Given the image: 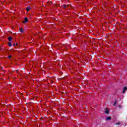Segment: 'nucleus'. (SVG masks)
Masks as SVG:
<instances>
[{
    "instance_id": "f257e3e1",
    "label": "nucleus",
    "mask_w": 127,
    "mask_h": 127,
    "mask_svg": "<svg viewBox=\"0 0 127 127\" xmlns=\"http://www.w3.org/2000/svg\"><path fill=\"white\" fill-rule=\"evenodd\" d=\"M109 112H110V109L108 108L105 109V114H107L108 115L109 114Z\"/></svg>"
},
{
    "instance_id": "f03ea898",
    "label": "nucleus",
    "mask_w": 127,
    "mask_h": 127,
    "mask_svg": "<svg viewBox=\"0 0 127 127\" xmlns=\"http://www.w3.org/2000/svg\"><path fill=\"white\" fill-rule=\"evenodd\" d=\"M27 21H28V19H27V18H25L24 21H23L22 22L23 23H25V22H27Z\"/></svg>"
},
{
    "instance_id": "7ed1b4c3",
    "label": "nucleus",
    "mask_w": 127,
    "mask_h": 127,
    "mask_svg": "<svg viewBox=\"0 0 127 127\" xmlns=\"http://www.w3.org/2000/svg\"><path fill=\"white\" fill-rule=\"evenodd\" d=\"M26 10H27V11H29V10H30V7L29 6L27 7V8H26Z\"/></svg>"
},
{
    "instance_id": "20e7f679",
    "label": "nucleus",
    "mask_w": 127,
    "mask_h": 127,
    "mask_svg": "<svg viewBox=\"0 0 127 127\" xmlns=\"http://www.w3.org/2000/svg\"><path fill=\"white\" fill-rule=\"evenodd\" d=\"M127 87H125L124 88L123 93H125V92H126V91H127Z\"/></svg>"
},
{
    "instance_id": "39448f33",
    "label": "nucleus",
    "mask_w": 127,
    "mask_h": 127,
    "mask_svg": "<svg viewBox=\"0 0 127 127\" xmlns=\"http://www.w3.org/2000/svg\"><path fill=\"white\" fill-rule=\"evenodd\" d=\"M12 39V38L11 37H9L8 38V40L9 41H11Z\"/></svg>"
},
{
    "instance_id": "423d86ee",
    "label": "nucleus",
    "mask_w": 127,
    "mask_h": 127,
    "mask_svg": "<svg viewBox=\"0 0 127 127\" xmlns=\"http://www.w3.org/2000/svg\"><path fill=\"white\" fill-rule=\"evenodd\" d=\"M106 120L107 121H108V120H111V117H108L106 118Z\"/></svg>"
},
{
    "instance_id": "0eeeda50",
    "label": "nucleus",
    "mask_w": 127,
    "mask_h": 127,
    "mask_svg": "<svg viewBox=\"0 0 127 127\" xmlns=\"http://www.w3.org/2000/svg\"><path fill=\"white\" fill-rule=\"evenodd\" d=\"M19 29H20V31L21 32H23V30L22 29V28H19Z\"/></svg>"
},
{
    "instance_id": "6e6552de",
    "label": "nucleus",
    "mask_w": 127,
    "mask_h": 127,
    "mask_svg": "<svg viewBox=\"0 0 127 127\" xmlns=\"http://www.w3.org/2000/svg\"><path fill=\"white\" fill-rule=\"evenodd\" d=\"M8 45H9V46H12V45L11 44V42H9V43H8Z\"/></svg>"
},
{
    "instance_id": "1a4fd4ad",
    "label": "nucleus",
    "mask_w": 127,
    "mask_h": 127,
    "mask_svg": "<svg viewBox=\"0 0 127 127\" xmlns=\"http://www.w3.org/2000/svg\"><path fill=\"white\" fill-rule=\"evenodd\" d=\"M116 125H121V123H116Z\"/></svg>"
},
{
    "instance_id": "9d476101",
    "label": "nucleus",
    "mask_w": 127,
    "mask_h": 127,
    "mask_svg": "<svg viewBox=\"0 0 127 127\" xmlns=\"http://www.w3.org/2000/svg\"><path fill=\"white\" fill-rule=\"evenodd\" d=\"M8 58H9V59L11 58V56H9L8 57Z\"/></svg>"
},
{
    "instance_id": "9b49d317",
    "label": "nucleus",
    "mask_w": 127,
    "mask_h": 127,
    "mask_svg": "<svg viewBox=\"0 0 127 127\" xmlns=\"http://www.w3.org/2000/svg\"><path fill=\"white\" fill-rule=\"evenodd\" d=\"M117 104V102H115V103H114V105H116Z\"/></svg>"
},
{
    "instance_id": "f8f14e48",
    "label": "nucleus",
    "mask_w": 127,
    "mask_h": 127,
    "mask_svg": "<svg viewBox=\"0 0 127 127\" xmlns=\"http://www.w3.org/2000/svg\"><path fill=\"white\" fill-rule=\"evenodd\" d=\"M64 8H66V6H64Z\"/></svg>"
}]
</instances>
